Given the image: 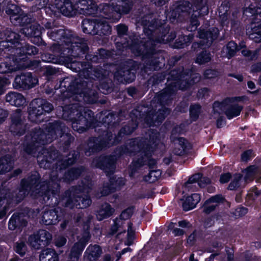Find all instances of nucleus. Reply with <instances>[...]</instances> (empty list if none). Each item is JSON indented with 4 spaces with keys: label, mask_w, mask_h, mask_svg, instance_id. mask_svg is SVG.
<instances>
[{
    "label": "nucleus",
    "mask_w": 261,
    "mask_h": 261,
    "mask_svg": "<svg viewBox=\"0 0 261 261\" xmlns=\"http://www.w3.org/2000/svg\"><path fill=\"white\" fill-rule=\"evenodd\" d=\"M68 128L60 120L49 123L45 130L40 128L33 129L25 137L22 144V149L26 153L35 156L36 152L41 149L37 155L38 163L41 168H50L53 170L50 173L48 182H38L40 176L35 172L27 178L22 179L18 193L11 194L9 190L0 187V219L5 216L9 208V205L14 200L18 202L30 194L34 198L42 197L47 202L51 197L55 198V204L57 202L58 195L60 190L59 181L62 179L65 182H69L77 178L83 173V167L72 168L65 173L64 176L59 178L63 169L68 166L73 164L77 159L78 154L75 151L68 157L62 159L57 150L47 149L42 147L44 145L50 143L59 137L62 138L65 149L74 140V137L67 133Z\"/></svg>",
    "instance_id": "1"
},
{
    "label": "nucleus",
    "mask_w": 261,
    "mask_h": 261,
    "mask_svg": "<svg viewBox=\"0 0 261 261\" xmlns=\"http://www.w3.org/2000/svg\"><path fill=\"white\" fill-rule=\"evenodd\" d=\"M97 71L93 73L91 76L94 79H89L77 84L74 82L72 76H68L60 81L59 88L61 99L63 101H69L70 103L59 107L57 115L65 120L71 122L73 129L79 133H82L89 128L94 127L95 122L93 112L84 107L81 102L82 100L88 103H95L97 101L98 95L94 86L102 93L107 94L111 91L107 76L109 72L106 69L97 67Z\"/></svg>",
    "instance_id": "2"
},
{
    "label": "nucleus",
    "mask_w": 261,
    "mask_h": 261,
    "mask_svg": "<svg viewBox=\"0 0 261 261\" xmlns=\"http://www.w3.org/2000/svg\"><path fill=\"white\" fill-rule=\"evenodd\" d=\"M201 79L199 74L190 71L186 72L182 67L178 70L170 72L168 77V86L155 96L151 102L152 109L148 111L146 107L140 106L130 113L131 121L113 138L111 133L107 132L105 138H95V152L109 147L118 142L124 135L132 134L137 127L139 122L144 121L147 126L156 125L161 123L170 113V111L165 107L172 99L173 95L178 89L185 90L190 85L198 82Z\"/></svg>",
    "instance_id": "3"
},
{
    "label": "nucleus",
    "mask_w": 261,
    "mask_h": 261,
    "mask_svg": "<svg viewBox=\"0 0 261 261\" xmlns=\"http://www.w3.org/2000/svg\"><path fill=\"white\" fill-rule=\"evenodd\" d=\"M141 24L143 26L144 36L139 40L138 36L134 35L129 37V40L123 38L126 35L128 27L124 24H119L116 28L121 41H117L116 46L120 54L124 49H129L136 56H142V59L146 65L144 67V72L148 69L158 70L161 67L159 60V53L155 47L158 43H167L172 41L176 37L175 32L169 33V28H163L161 25L158 27V22L153 18V15H148L142 18ZM140 39L141 37H139Z\"/></svg>",
    "instance_id": "4"
},
{
    "label": "nucleus",
    "mask_w": 261,
    "mask_h": 261,
    "mask_svg": "<svg viewBox=\"0 0 261 261\" xmlns=\"http://www.w3.org/2000/svg\"><path fill=\"white\" fill-rule=\"evenodd\" d=\"M163 146L160 134L156 130L150 129L146 133L145 138H138L129 140L126 145L117 150L116 154L119 156L124 154H137L138 158L134 160L130 165V176H133L137 169L144 165L153 167L156 162L151 158L152 154L156 148Z\"/></svg>",
    "instance_id": "5"
},
{
    "label": "nucleus",
    "mask_w": 261,
    "mask_h": 261,
    "mask_svg": "<svg viewBox=\"0 0 261 261\" xmlns=\"http://www.w3.org/2000/svg\"><path fill=\"white\" fill-rule=\"evenodd\" d=\"M88 49V46L86 41L84 40L77 44L67 49H64L60 54L54 55L50 54H46L42 56V59L46 62H50L55 64H61L64 63L66 66L70 68L72 71L79 72L80 80L73 79L74 82H78L77 84H81L83 81H87L88 80L94 79L91 76L93 73H96L97 71V67H94L89 62H80L73 59L81 57L86 54ZM74 79L73 77H72Z\"/></svg>",
    "instance_id": "6"
},
{
    "label": "nucleus",
    "mask_w": 261,
    "mask_h": 261,
    "mask_svg": "<svg viewBox=\"0 0 261 261\" xmlns=\"http://www.w3.org/2000/svg\"><path fill=\"white\" fill-rule=\"evenodd\" d=\"M192 2L194 6L188 1L180 2L174 9L170 10L166 18H168L171 22L174 23L182 22L191 15L190 23L187 27V30L190 32L195 31L199 25L197 17L207 15L208 9L207 0H192Z\"/></svg>",
    "instance_id": "7"
},
{
    "label": "nucleus",
    "mask_w": 261,
    "mask_h": 261,
    "mask_svg": "<svg viewBox=\"0 0 261 261\" xmlns=\"http://www.w3.org/2000/svg\"><path fill=\"white\" fill-rule=\"evenodd\" d=\"M82 184L72 187L65 193V196L62 200L65 201L66 207L84 208L90 205L92 201L88 194L92 189V181L89 177H86Z\"/></svg>",
    "instance_id": "8"
},
{
    "label": "nucleus",
    "mask_w": 261,
    "mask_h": 261,
    "mask_svg": "<svg viewBox=\"0 0 261 261\" xmlns=\"http://www.w3.org/2000/svg\"><path fill=\"white\" fill-rule=\"evenodd\" d=\"M47 35L51 39L58 42L57 43L53 44L50 47L51 50L55 54L54 55L56 56L63 52L64 49H67L68 47H72L85 40L74 36L68 30L59 28L58 27L54 30L48 31Z\"/></svg>",
    "instance_id": "9"
},
{
    "label": "nucleus",
    "mask_w": 261,
    "mask_h": 261,
    "mask_svg": "<svg viewBox=\"0 0 261 261\" xmlns=\"http://www.w3.org/2000/svg\"><path fill=\"white\" fill-rule=\"evenodd\" d=\"M133 6L131 0H111L99 5L101 15L111 22H118L122 15L129 13Z\"/></svg>",
    "instance_id": "10"
},
{
    "label": "nucleus",
    "mask_w": 261,
    "mask_h": 261,
    "mask_svg": "<svg viewBox=\"0 0 261 261\" xmlns=\"http://www.w3.org/2000/svg\"><path fill=\"white\" fill-rule=\"evenodd\" d=\"M92 219V216L91 215L87 214L86 216H84L83 214H79L76 218V222L78 225H83L85 231L79 241L72 247L68 261L79 260L80 256L90 238L88 229Z\"/></svg>",
    "instance_id": "11"
},
{
    "label": "nucleus",
    "mask_w": 261,
    "mask_h": 261,
    "mask_svg": "<svg viewBox=\"0 0 261 261\" xmlns=\"http://www.w3.org/2000/svg\"><path fill=\"white\" fill-rule=\"evenodd\" d=\"M52 104L42 98H35L30 104L28 109L29 119L35 123L43 120L44 116L53 110Z\"/></svg>",
    "instance_id": "12"
},
{
    "label": "nucleus",
    "mask_w": 261,
    "mask_h": 261,
    "mask_svg": "<svg viewBox=\"0 0 261 261\" xmlns=\"http://www.w3.org/2000/svg\"><path fill=\"white\" fill-rule=\"evenodd\" d=\"M139 68V65L132 60H128L123 63L114 74V79L119 82L130 83L133 82L136 75L134 71Z\"/></svg>",
    "instance_id": "13"
},
{
    "label": "nucleus",
    "mask_w": 261,
    "mask_h": 261,
    "mask_svg": "<svg viewBox=\"0 0 261 261\" xmlns=\"http://www.w3.org/2000/svg\"><path fill=\"white\" fill-rule=\"evenodd\" d=\"M5 35L6 40L0 42V56L10 51V53L14 54L13 48H18L21 42H20V35L11 30L7 29L5 31Z\"/></svg>",
    "instance_id": "14"
},
{
    "label": "nucleus",
    "mask_w": 261,
    "mask_h": 261,
    "mask_svg": "<svg viewBox=\"0 0 261 261\" xmlns=\"http://www.w3.org/2000/svg\"><path fill=\"white\" fill-rule=\"evenodd\" d=\"M116 160V155L101 156L94 159L92 161V165L103 170L108 176L114 172Z\"/></svg>",
    "instance_id": "15"
},
{
    "label": "nucleus",
    "mask_w": 261,
    "mask_h": 261,
    "mask_svg": "<svg viewBox=\"0 0 261 261\" xmlns=\"http://www.w3.org/2000/svg\"><path fill=\"white\" fill-rule=\"evenodd\" d=\"M219 31L216 28L210 29L208 31L200 28L198 31V37L201 39L200 43L194 42L192 47L195 49L197 46H210L213 41L217 38Z\"/></svg>",
    "instance_id": "16"
},
{
    "label": "nucleus",
    "mask_w": 261,
    "mask_h": 261,
    "mask_svg": "<svg viewBox=\"0 0 261 261\" xmlns=\"http://www.w3.org/2000/svg\"><path fill=\"white\" fill-rule=\"evenodd\" d=\"M52 236L45 230H40L29 237L30 245L35 249L47 246L51 240Z\"/></svg>",
    "instance_id": "17"
},
{
    "label": "nucleus",
    "mask_w": 261,
    "mask_h": 261,
    "mask_svg": "<svg viewBox=\"0 0 261 261\" xmlns=\"http://www.w3.org/2000/svg\"><path fill=\"white\" fill-rule=\"evenodd\" d=\"M77 14L84 15H94L97 14L98 11L102 16L99 6H97L93 0H76L75 3Z\"/></svg>",
    "instance_id": "18"
},
{
    "label": "nucleus",
    "mask_w": 261,
    "mask_h": 261,
    "mask_svg": "<svg viewBox=\"0 0 261 261\" xmlns=\"http://www.w3.org/2000/svg\"><path fill=\"white\" fill-rule=\"evenodd\" d=\"M37 83L38 80L31 73L26 72L15 77L13 86L16 89H29L34 87Z\"/></svg>",
    "instance_id": "19"
},
{
    "label": "nucleus",
    "mask_w": 261,
    "mask_h": 261,
    "mask_svg": "<svg viewBox=\"0 0 261 261\" xmlns=\"http://www.w3.org/2000/svg\"><path fill=\"white\" fill-rule=\"evenodd\" d=\"M42 31H44V29L37 23L25 26L21 30V33L26 37L32 38V43L37 44L41 42L40 36Z\"/></svg>",
    "instance_id": "20"
},
{
    "label": "nucleus",
    "mask_w": 261,
    "mask_h": 261,
    "mask_svg": "<svg viewBox=\"0 0 261 261\" xmlns=\"http://www.w3.org/2000/svg\"><path fill=\"white\" fill-rule=\"evenodd\" d=\"M10 55L11 56L9 58H6V61L0 63V73H11L20 68L18 62L23 58H17L12 53H10Z\"/></svg>",
    "instance_id": "21"
},
{
    "label": "nucleus",
    "mask_w": 261,
    "mask_h": 261,
    "mask_svg": "<svg viewBox=\"0 0 261 261\" xmlns=\"http://www.w3.org/2000/svg\"><path fill=\"white\" fill-rule=\"evenodd\" d=\"M124 116L122 111L118 114L113 112H102L99 116V120L105 127L108 128L115 125L122 120V117Z\"/></svg>",
    "instance_id": "22"
},
{
    "label": "nucleus",
    "mask_w": 261,
    "mask_h": 261,
    "mask_svg": "<svg viewBox=\"0 0 261 261\" xmlns=\"http://www.w3.org/2000/svg\"><path fill=\"white\" fill-rule=\"evenodd\" d=\"M26 128L27 126L23 124L21 119V111L17 109L12 116L10 130L14 135L21 136L24 134Z\"/></svg>",
    "instance_id": "23"
},
{
    "label": "nucleus",
    "mask_w": 261,
    "mask_h": 261,
    "mask_svg": "<svg viewBox=\"0 0 261 261\" xmlns=\"http://www.w3.org/2000/svg\"><path fill=\"white\" fill-rule=\"evenodd\" d=\"M56 8L64 16L73 17L77 14L75 4L70 0H56Z\"/></svg>",
    "instance_id": "24"
},
{
    "label": "nucleus",
    "mask_w": 261,
    "mask_h": 261,
    "mask_svg": "<svg viewBox=\"0 0 261 261\" xmlns=\"http://www.w3.org/2000/svg\"><path fill=\"white\" fill-rule=\"evenodd\" d=\"M229 7V2H223L219 8V19L223 27H227L230 20L232 25L235 24L234 15L232 14L233 19H232L230 16Z\"/></svg>",
    "instance_id": "25"
},
{
    "label": "nucleus",
    "mask_w": 261,
    "mask_h": 261,
    "mask_svg": "<svg viewBox=\"0 0 261 261\" xmlns=\"http://www.w3.org/2000/svg\"><path fill=\"white\" fill-rule=\"evenodd\" d=\"M42 214L41 220L45 225H55L60 220V216L59 214V208L49 209L46 207Z\"/></svg>",
    "instance_id": "26"
},
{
    "label": "nucleus",
    "mask_w": 261,
    "mask_h": 261,
    "mask_svg": "<svg viewBox=\"0 0 261 261\" xmlns=\"http://www.w3.org/2000/svg\"><path fill=\"white\" fill-rule=\"evenodd\" d=\"M100 14V12L98 11ZM99 16L103 17L96 18V23L95 28V35H98L100 36H107L111 34V26L106 20L107 19L102 16L99 14Z\"/></svg>",
    "instance_id": "27"
},
{
    "label": "nucleus",
    "mask_w": 261,
    "mask_h": 261,
    "mask_svg": "<svg viewBox=\"0 0 261 261\" xmlns=\"http://www.w3.org/2000/svg\"><path fill=\"white\" fill-rule=\"evenodd\" d=\"M27 222V216L24 213H14L9 220L8 227L9 229L14 230L17 227L25 226Z\"/></svg>",
    "instance_id": "28"
},
{
    "label": "nucleus",
    "mask_w": 261,
    "mask_h": 261,
    "mask_svg": "<svg viewBox=\"0 0 261 261\" xmlns=\"http://www.w3.org/2000/svg\"><path fill=\"white\" fill-rule=\"evenodd\" d=\"M102 253V249L98 245H90L84 253V258L87 261H96Z\"/></svg>",
    "instance_id": "29"
},
{
    "label": "nucleus",
    "mask_w": 261,
    "mask_h": 261,
    "mask_svg": "<svg viewBox=\"0 0 261 261\" xmlns=\"http://www.w3.org/2000/svg\"><path fill=\"white\" fill-rule=\"evenodd\" d=\"M197 182L198 185L200 188L204 187L206 185L211 183V180L209 178L202 177L200 173L196 174L189 178V180L185 184V186L188 188L192 189L196 185H191Z\"/></svg>",
    "instance_id": "30"
},
{
    "label": "nucleus",
    "mask_w": 261,
    "mask_h": 261,
    "mask_svg": "<svg viewBox=\"0 0 261 261\" xmlns=\"http://www.w3.org/2000/svg\"><path fill=\"white\" fill-rule=\"evenodd\" d=\"M14 51V56L17 58L25 55H35L38 53V49L34 46L25 43L21 44L18 48H13Z\"/></svg>",
    "instance_id": "31"
},
{
    "label": "nucleus",
    "mask_w": 261,
    "mask_h": 261,
    "mask_svg": "<svg viewBox=\"0 0 261 261\" xmlns=\"http://www.w3.org/2000/svg\"><path fill=\"white\" fill-rule=\"evenodd\" d=\"M224 198L221 195H216L207 200L203 205V212L209 214L215 210L218 203L222 202Z\"/></svg>",
    "instance_id": "32"
},
{
    "label": "nucleus",
    "mask_w": 261,
    "mask_h": 261,
    "mask_svg": "<svg viewBox=\"0 0 261 261\" xmlns=\"http://www.w3.org/2000/svg\"><path fill=\"white\" fill-rule=\"evenodd\" d=\"M6 100L11 105L20 107L24 105L25 102V98L19 93L16 92H10L6 95Z\"/></svg>",
    "instance_id": "33"
},
{
    "label": "nucleus",
    "mask_w": 261,
    "mask_h": 261,
    "mask_svg": "<svg viewBox=\"0 0 261 261\" xmlns=\"http://www.w3.org/2000/svg\"><path fill=\"white\" fill-rule=\"evenodd\" d=\"M173 141L175 144L173 152L176 155H182L191 147L190 143L184 138H178Z\"/></svg>",
    "instance_id": "34"
},
{
    "label": "nucleus",
    "mask_w": 261,
    "mask_h": 261,
    "mask_svg": "<svg viewBox=\"0 0 261 261\" xmlns=\"http://www.w3.org/2000/svg\"><path fill=\"white\" fill-rule=\"evenodd\" d=\"M5 11L7 14L10 16V19L12 23L17 25L19 15L22 12L21 9L15 4L8 3Z\"/></svg>",
    "instance_id": "35"
},
{
    "label": "nucleus",
    "mask_w": 261,
    "mask_h": 261,
    "mask_svg": "<svg viewBox=\"0 0 261 261\" xmlns=\"http://www.w3.org/2000/svg\"><path fill=\"white\" fill-rule=\"evenodd\" d=\"M243 107L236 102H227L225 111V114L228 119L240 115Z\"/></svg>",
    "instance_id": "36"
},
{
    "label": "nucleus",
    "mask_w": 261,
    "mask_h": 261,
    "mask_svg": "<svg viewBox=\"0 0 261 261\" xmlns=\"http://www.w3.org/2000/svg\"><path fill=\"white\" fill-rule=\"evenodd\" d=\"M115 210L111 205L108 203L102 204L99 209L96 212V217L98 221H101L111 217L114 213Z\"/></svg>",
    "instance_id": "37"
},
{
    "label": "nucleus",
    "mask_w": 261,
    "mask_h": 261,
    "mask_svg": "<svg viewBox=\"0 0 261 261\" xmlns=\"http://www.w3.org/2000/svg\"><path fill=\"white\" fill-rule=\"evenodd\" d=\"M114 51L111 52L105 49H100L96 55H87L86 59L87 60H91L92 62H100L104 59L111 58L114 54Z\"/></svg>",
    "instance_id": "38"
},
{
    "label": "nucleus",
    "mask_w": 261,
    "mask_h": 261,
    "mask_svg": "<svg viewBox=\"0 0 261 261\" xmlns=\"http://www.w3.org/2000/svg\"><path fill=\"white\" fill-rule=\"evenodd\" d=\"M201 199L200 196L199 194L195 193L188 196L183 203V209L185 211H188L194 208L197 204Z\"/></svg>",
    "instance_id": "39"
},
{
    "label": "nucleus",
    "mask_w": 261,
    "mask_h": 261,
    "mask_svg": "<svg viewBox=\"0 0 261 261\" xmlns=\"http://www.w3.org/2000/svg\"><path fill=\"white\" fill-rule=\"evenodd\" d=\"M39 261H59V255L54 249L47 248L42 251Z\"/></svg>",
    "instance_id": "40"
},
{
    "label": "nucleus",
    "mask_w": 261,
    "mask_h": 261,
    "mask_svg": "<svg viewBox=\"0 0 261 261\" xmlns=\"http://www.w3.org/2000/svg\"><path fill=\"white\" fill-rule=\"evenodd\" d=\"M245 175L244 179L245 182L252 181L254 178L259 177L261 178V168L255 166H251L248 167L244 171Z\"/></svg>",
    "instance_id": "41"
},
{
    "label": "nucleus",
    "mask_w": 261,
    "mask_h": 261,
    "mask_svg": "<svg viewBox=\"0 0 261 261\" xmlns=\"http://www.w3.org/2000/svg\"><path fill=\"white\" fill-rule=\"evenodd\" d=\"M96 18L85 19L82 21V29L84 33L95 35Z\"/></svg>",
    "instance_id": "42"
},
{
    "label": "nucleus",
    "mask_w": 261,
    "mask_h": 261,
    "mask_svg": "<svg viewBox=\"0 0 261 261\" xmlns=\"http://www.w3.org/2000/svg\"><path fill=\"white\" fill-rule=\"evenodd\" d=\"M13 167V163L9 156H5L0 159V174L10 171Z\"/></svg>",
    "instance_id": "43"
},
{
    "label": "nucleus",
    "mask_w": 261,
    "mask_h": 261,
    "mask_svg": "<svg viewBox=\"0 0 261 261\" xmlns=\"http://www.w3.org/2000/svg\"><path fill=\"white\" fill-rule=\"evenodd\" d=\"M194 35L190 34L187 36H181L176 40L174 46L175 48H181L188 45L192 41Z\"/></svg>",
    "instance_id": "44"
},
{
    "label": "nucleus",
    "mask_w": 261,
    "mask_h": 261,
    "mask_svg": "<svg viewBox=\"0 0 261 261\" xmlns=\"http://www.w3.org/2000/svg\"><path fill=\"white\" fill-rule=\"evenodd\" d=\"M239 50V47L233 41L229 42L226 46L223 48V52L225 53V56L228 59H230L234 56L237 51Z\"/></svg>",
    "instance_id": "45"
},
{
    "label": "nucleus",
    "mask_w": 261,
    "mask_h": 261,
    "mask_svg": "<svg viewBox=\"0 0 261 261\" xmlns=\"http://www.w3.org/2000/svg\"><path fill=\"white\" fill-rule=\"evenodd\" d=\"M162 172L160 170H152L148 174L143 177V180L150 183L156 181L161 176Z\"/></svg>",
    "instance_id": "46"
},
{
    "label": "nucleus",
    "mask_w": 261,
    "mask_h": 261,
    "mask_svg": "<svg viewBox=\"0 0 261 261\" xmlns=\"http://www.w3.org/2000/svg\"><path fill=\"white\" fill-rule=\"evenodd\" d=\"M226 98L223 100L222 102L215 101L213 104V112L214 115L218 116L222 112L225 111V108L227 102L230 101H226Z\"/></svg>",
    "instance_id": "47"
},
{
    "label": "nucleus",
    "mask_w": 261,
    "mask_h": 261,
    "mask_svg": "<svg viewBox=\"0 0 261 261\" xmlns=\"http://www.w3.org/2000/svg\"><path fill=\"white\" fill-rule=\"evenodd\" d=\"M14 251L21 256L24 255L27 251V246L25 242L23 240H18L15 243Z\"/></svg>",
    "instance_id": "48"
},
{
    "label": "nucleus",
    "mask_w": 261,
    "mask_h": 261,
    "mask_svg": "<svg viewBox=\"0 0 261 261\" xmlns=\"http://www.w3.org/2000/svg\"><path fill=\"white\" fill-rule=\"evenodd\" d=\"M114 191V189H113V186L110 184V182L104 183L102 189L100 190V192H98L96 194V197L97 198H100L102 196H107Z\"/></svg>",
    "instance_id": "49"
},
{
    "label": "nucleus",
    "mask_w": 261,
    "mask_h": 261,
    "mask_svg": "<svg viewBox=\"0 0 261 261\" xmlns=\"http://www.w3.org/2000/svg\"><path fill=\"white\" fill-rule=\"evenodd\" d=\"M211 60V55L206 51L199 54L196 58L195 62L199 64H203L208 62Z\"/></svg>",
    "instance_id": "50"
},
{
    "label": "nucleus",
    "mask_w": 261,
    "mask_h": 261,
    "mask_svg": "<svg viewBox=\"0 0 261 261\" xmlns=\"http://www.w3.org/2000/svg\"><path fill=\"white\" fill-rule=\"evenodd\" d=\"M243 13L247 16H249V14L251 16L255 15L261 16V7L256 8L253 5L251 4L248 7L244 9Z\"/></svg>",
    "instance_id": "51"
},
{
    "label": "nucleus",
    "mask_w": 261,
    "mask_h": 261,
    "mask_svg": "<svg viewBox=\"0 0 261 261\" xmlns=\"http://www.w3.org/2000/svg\"><path fill=\"white\" fill-rule=\"evenodd\" d=\"M201 112V106L200 105L198 104L191 105L190 108V115L192 120H196Z\"/></svg>",
    "instance_id": "52"
},
{
    "label": "nucleus",
    "mask_w": 261,
    "mask_h": 261,
    "mask_svg": "<svg viewBox=\"0 0 261 261\" xmlns=\"http://www.w3.org/2000/svg\"><path fill=\"white\" fill-rule=\"evenodd\" d=\"M242 178V176L240 174H236L229 184L228 189L230 190H234L241 186Z\"/></svg>",
    "instance_id": "53"
},
{
    "label": "nucleus",
    "mask_w": 261,
    "mask_h": 261,
    "mask_svg": "<svg viewBox=\"0 0 261 261\" xmlns=\"http://www.w3.org/2000/svg\"><path fill=\"white\" fill-rule=\"evenodd\" d=\"M109 182L115 191L123 186L125 184V180L124 178L122 177H118L116 178V177H110Z\"/></svg>",
    "instance_id": "54"
},
{
    "label": "nucleus",
    "mask_w": 261,
    "mask_h": 261,
    "mask_svg": "<svg viewBox=\"0 0 261 261\" xmlns=\"http://www.w3.org/2000/svg\"><path fill=\"white\" fill-rule=\"evenodd\" d=\"M258 29L255 26L252 29V33L250 35V38L256 42H261V22L257 26Z\"/></svg>",
    "instance_id": "55"
},
{
    "label": "nucleus",
    "mask_w": 261,
    "mask_h": 261,
    "mask_svg": "<svg viewBox=\"0 0 261 261\" xmlns=\"http://www.w3.org/2000/svg\"><path fill=\"white\" fill-rule=\"evenodd\" d=\"M17 25L23 26V27L30 24L32 21V19L28 15L24 14L22 12L18 17Z\"/></svg>",
    "instance_id": "56"
},
{
    "label": "nucleus",
    "mask_w": 261,
    "mask_h": 261,
    "mask_svg": "<svg viewBox=\"0 0 261 261\" xmlns=\"http://www.w3.org/2000/svg\"><path fill=\"white\" fill-rule=\"evenodd\" d=\"M124 224V222L122 221L121 219L116 218L114 220V224L111 227V231L110 234L111 235H113L118 230H119V228L121 227H123V225Z\"/></svg>",
    "instance_id": "57"
},
{
    "label": "nucleus",
    "mask_w": 261,
    "mask_h": 261,
    "mask_svg": "<svg viewBox=\"0 0 261 261\" xmlns=\"http://www.w3.org/2000/svg\"><path fill=\"white\" fill-rule=\"evenodd\" d=\"M10 84L9 80L6 77H0V95L3 94L6 90V87Z\"/></svg>",
    "instance_id": "58"
},
{
    "label": "nucleus",
    "mask_w": 261,
    "mask_h": 261,
    "mask_svg": "<svg viewBox=\"0 0 261 261\" xmlns=\"http://www.w3.org/2000/svg\"><path fill=\"white\" fill-rule=\"evenodd\" d=\"M133 213V208L129 207L123 211L118 219H121L122 221L129 219Z\"/></svg>",
    "instance_id": "59"
},
{
    "label": "nucleus",
    "mask_w": 261,
    "mask_h": 261,
    "mask_svg": "<svg viewBox=\"0 0 261 261\" xmlns=\"http://www.w3.org/2000/svg\"><path fill=\"white\" fill-rule=\"evenodd\" d=\"M133 224L129 222L127 224V241L126 244L127 245H130L132 244V239L134 237V232L132 229Z\"/></svg>",
    "instance_id": "60"
},
{
    "label": "nucleus",
    "mask_w": 261,
    "mask_h": 261,
    "mask_svg": "<svg viewBox=\"0 0 261 261\" xmlns=\"http://www.w3.org/2000/svg\"><path fill=\"white\" fill-rule=\"evenodd\" d=\"M259 51V49H256L253 53L249 50L243 49L242 50V54L243 56L249 57L250 60H253L254 58H256Z\"/></svg>",
    "instance_id": "61"
},
{
    "label": "nucleus",
    "mask_w": 261,
    "mask_h": 261,
    "mask_svg": "<svg viewBox=\"0 0 261 261\" xmlns=\"http://www.w3.org/2000/svg\"><path fill=\"white\" fill-rule=\"evenodd\" d=\"M219 72L216 70L207 69L204 72V77L205 79H212L218 76Z\"/></svg>",
    "instance_id": "62"
},
{
    "label": "nucleus",
    "mask_w": 261,
    "mask_h": 261,
    "mask_svg": "<svg viewBox=\"0 0 261 261\" xmlns=\"http://www.w3.org/2000/svg\"><path fill=\"white\" fill-rule=\"evenodd\" d=\"M66 242V238L64 236H59L55 239V245L58 247H61L65 245Z\"/></svg>",
    "instance_id": "63"
},
{
    "label": "nucleus",
    "mask_w": 261,
    "mask_h": 261,
    "mask_svg": "<svg viewBox=\"0 0 261 261\" xmlns=\"http://www.w3.org/2000/svg\"><path fill=\"white\" fill-rule=\"evenodd\" d=\"M254 156V154L251 150L244 151L241 155V159L243 161L247 162Z\"/></svg>",
    "instance_id": "64"
}]
</instances>
